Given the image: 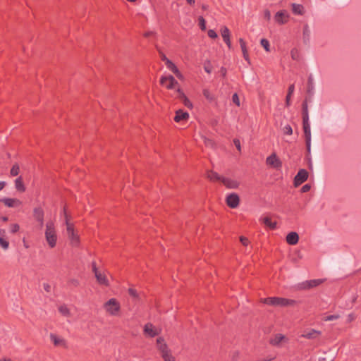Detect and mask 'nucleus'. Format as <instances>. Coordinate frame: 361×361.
I'll return each instance as SVG.
<instances>
[{
	"mask_svg": "<svg viewBox=\"0 0 361 361\" xmlns=\"http://www.w3.org/2000/svg\"><path fill=\"white\" fill-rule=\"evenodd\" d=\"M50 339L53 342L54 345L66 347V341L63 338L59 337L56 334H51Z\"/></svg>",
	"mask_w": 361,
	"mask_h": 361,
	"instance_id": "obj_21",
	"label": "nucleus"
},
{
	"mask_svg": "<svg viewBox=\"0 0 361 361\" xmlns=\"http://www.w3.org/2000/svg\"><path fill=\"white\" fill-rule=\"evenodd\" d=\"M264 17L268 20H269L270 18H271V13L269 10H265L264 11Z\"/></svg>",
	"mask_w": 361,
	"mask_h": 361,
	"instance_id": "obj_61",
	"label": "nucleus"
},
{
	"mask_svg": "<svg viewBox=\"0 0 361 361\" xmlns=\"http://www.w3.org/2000/svg\"><path fill=\"white\" fill-rule=\"evenodd\" d=\"M45 238L50 247L53 248L56 246L57 235L54 224L52 221H49L46 224Z\"/></svg>",
	"mask_w": 361,
	"mask_h": 361,
	"instance_id": "obj_3",
	"label": "nucleus"
},
{
	"mask_svg": "<svg viewBox=\"0 0 361 361\" xmlns=\"http://www.w3.org/2000/svg\"><path fill=\"white\" fill-rule=\"evenodd\" d=\"M204 97L209 102H213L216 101V97L208 89H204L202 91Z\"/></svg>",
	"mask_w": 361,
	"mask_h": 361,
	"instance_id": "obj_28",
	"label": "nucleus"
},
{
	"mask_svg": "<svg viewBox=\"0 0 361 361\" xmlns=\"http://www.w3.org/2000/svg\"><path fill=\"white\" fill-rule=\"evenodd\" d=\"M223 39H224V42L226 44V45L228 46V49H231L232 45H231L230 37H228L227 38H224Z\"/></svg>",
	"mask_w": 361,
	"mask_h": 361,
	"instance_id": "obj_56",
	"label": "nucleus"
},
{
	"mask_svg": "<svg viewBox=\"0 0 361 361\" xmlns=\"http://www.w3.org/2000/svg\"><path fill=\"white\" fill-rule=\"evenodd\" d=\"M154 34H155V32H153V31H149V32H145V33H144V36H145V37H149V36H151V35H154Z\"/></svg>",
	"mask_w": 361,
	"mask_h": 361,
	"instance_id": "obj_62",
	"label": "nucleus"
},
{
	"mask_svg": "<svg viewBox=\"0 0 361 361\" xmlns=\"http://www.w3.org/2000/svg\"><path fill=\"white\" fill-rule=\"evenodd\" d=\"M226 202L229 207L234 209L238 207L240 197L237 193L233 192L226 197Z\"/></svg>",
	"mask_w": 361,
	"mask_h": 361,
	"instance_id": "obj_7",
	"label": "nucleus"
},
{
	"mask_svg": "<svg viewBox=\"0 0 361 361\" xmlns=\"http://www.w3.org/2000/svg\"><path fill=\"white\" fill-rule=\"evenodd\" d=\"M44 211L41 207H35L33 209V216L39 222L40 227L44 226Z\"/></svg>",
	"mask_w": 361,
	"mask_h": 361,
	"instance_id": "obj_11",
	"label": "nucleus"
},
{
	"mask_svg": "<svg viewBox=\"0 0 361 361\" xmlns=\"http://www.w3.org/2000/svg\"><path fill=\"white\" fill-rule=\"evenodd\" d=\"M189 118V114L186 111H183L181 109L177 110L176 111V116L174 117V121L177 123H179L182 121H187Z\"/></svg>",
	"mask_w": 361,
	"mask_h": 361,
	"instance_id": "obj_18",
	"label": "nucleus"
},
{
	"mask_svg": "<svg viewBox=\"0 0 361 361\" xmlns=\"http://www.w3.org/2000/svg\"><path fill=\"white\" fill-rule=\"evenodd\" d=\"M94 276H95L97 281L98 282L99 284H100L102 286H106V287L109 286V280L104 274H103L102 272H99Z\"/></svg>",
	"mask_w": 361,
	"mask_h": 361,
	"instance_id": "obj_22",
	"label": "nucleus"
},
{
	"mask_svg": "<svg viewBox=\"0 0 361 361\" xmlns=\"http://www.w3.org/2000/svg\"><path fill=\"white\" fill-rule=\"evenodd\" d=\"M355 319V317L353 314H350L348 316V322H351L353 321V319Z\"/></svg>",
	"mask_w": 361,
	"mask_h": 361,
	"instance_id": "obj_64",
	"label": "nucleus"
},
{
	"mask_svg": "<svg viewBox=\"0 0 361 361\" xmlns=\"http://www.w3.org/2000/svg\"><path fill=\"white\" fill-rule=\"evenodd\" d=\"M288 339L281 334H277L273 336L269 340V343L273 346L281 347L282 343H288Z\"/></svg>",
	"mask_w": 361,
	"mask_h": 361,
	"instance_id": "obj_6",
	"label": "nucleus"
},
{
	"mask_svg": "<svg viewBox=\"0 0 361 361\" xmlns=\"http://www.w3.org/2000/svg\"><path fill=\"white\" fill-rule=\"evenodd\" d=\"M266 163L267 165L274 169H280L282 166L281 161L277 157L275 153L271 154L267 158Z\"/></svg>",
	"mask_w": 361,
	"mask_h": 361,
	"instance_id": "obj_9",
	"label": "nucleus"
},
{
	"mask_svg": "<svg viewBox=\"0 0 361 361\" xmlns=\"http://www.w3.org/2000/svg\"><path fill=\"white\" fill-rule=\"evenodd\" d=\"M0 246L4 250H7L8 248V246H9V243L4 238L0 237Z\"/></svg>",
	"mask_w": 361,
	"mask_h": 361,
	"instance_id": "obj_40",
	"label": "nucleus"
},
{
	"mask_svg": "<svg viewBox=\"0 0 361 361\" xmlns=\"http://www.w3.org/2000/svg\"><path fill=\"white\" fill-rule=\"evenodd\" d=\"M173 73L176 75V76L178 78H179V79H180V80H183V75L181 74V73L180 72V71L178 70V69H177V70H176Z\"/></svg>",
	"mask_w": 361,
	"mask_h": 361,
	"instance_id": "obj_59",
	"label": "nucleus"
},
{
	"mask_svg": "<svg viewBox=\"0 0 361 361\" xmlns=\"http://www.w3.org/2000/svg\"><path fill=\"white\" fill-rule=\"evenodd\" d=\"M261 45L267 51H269V42L267 39H262L260 41Z\"/></svg>",
	"mask_w": 361,
	"mask_h": 361,
	"instance_id": "obj_41",
	"label": "nucleus"
},
{
	"mask_svg": "<svg viewBox=\"0 0 361 361\" xmlns=\"http://www.w3.org/2000/svg\"><path fill=\"white\" fill-rule=\"evenodd\" d=\"M340 318L339 314H333V315H328L323 318V320L325 322L332 321L335 319H338Z\"/></svg>",
	"mask_w": 361,
	"mask_h": 361,
	"instance_id": "obj_42",
	"label": "nucleus"
},
{
	"mask_svg": "<svg viewBox=\"0 0 361 361\" xmlns=\"http://www.w3.org/2000/svg\"><path fill=\"white\" fill-rule=\"evenodd\" d=\"M43 288H44V290L47 292V293H49L51 292V286L47 283H45L43 284Z\"/></svg>",
	"mask_w": 361,
	"mask_h": 361,
	"instance_id": "obj_57",
	"label": "nucleus"
},
{
	"mask_svg": "<svg viewBox=\"0 0 361 361\" xmlns=\"http://www.w3.org/2000/svg\"><path fill=\"white\" fill-rule=\"evenodd\" d=\"M314 90V79L312 75L308 77L307 81V92L312 94Z\"/></svg>",
	"mask_w": 361,
	"mask_h": 361,
	"instance_id": "obj_29",
	"label": "nucleus"
},
{
	"mask_svg": "<svg viewBox=\"0 0 361 361\" xmlns=\"http://www.w3.org/2000/svg\"><path fill=\"white\" fill-rule=\"evenodd\" d=\"M20 171V167L18 164H15L10 171L11 176H16L19 173Z\"/></svg>",
	"mask_w": 361,
	"mask_h": 361,
	"instance_id": "obj_38",
	"label": "nucleus"
},
{
	"mask_svg": "<svg viewBox=\"0 0 361 361\" xmlns=\"http://www.w3.org/2000/svg\"><path fill=\"white\" fill-rule=\"evenodd\" d=\"M160 83L169 90H172L178 85V82L172 75L162 76L160 79Z\"/></svg>",
	"mask_w": 361,
	"mask_h": 361,
	"instance_id": "obj_5",
	"label": "nucleus"
},
{
	"mask_svg": "<svg viewBox=\"0 0 361 361\" xmlns=\"http://www.w3.org/2000/svg\"><path fill=\"white\" fill-rule=\"evenodd\" d=\"M311 188L310 185L305 184L301 188V192H308Z\"/></svg>",
	"mask_w": 361,
	"mask_h": 361,
	"instance_id": "obj_54",
	"label": "nucleus"
},
{
	"mask_svg": "<svg viewBox=\"0 0 361 361\" xmlns=\"http://www.w3.org/2000/svg\"><path fill=\"white\" fill-rule=\"evenodd\" d=\"M207 177L212 181H221L223 176L219 175L216 172L213 171H208Z\"/></svg>",
	"mask_w": 361,
	"mask_h": 361,
	"instance_id": "obj_26",
	"label": "nucleus"
},
{
	"mask_svg": "<svg viewBox=\"0 0 361 361\" xmlns=\"http://www.w3.org/2000/svg\"><path fill=\"white\" fill-rule=\"evenodd\" d=\"M232 101L238 106H240V99H239V97H238V95L237 93H235V94H233V96H232Z\"/></svg>",
	"mask_w": 361,
	"mask_h": 361,
	"instance_id": "obj_46",
	"label": "nucleus"
},
{
	"mask_svg": "<svg viewBox=\"0 0 361 361\" xmlns=\"http://www.w3.org/2000/svg\"><path fill=\"white\" fill-rule=\"evenodd\" d=\"M292 11L295 15H303L305 13V8L302 4L293 3L291 4Z\"/></svg>",
	"mask_w": 361,
	"mask_h": 361,
	"instance_id": "obj_23",
	"label": "nucleus"
},
{
	"mask_svg": "<svg viewBox=\"0 0 361 361\" xmlns=\"http://www.w3.org/2000/svg\"><path fill=\"white\" fill-rule=\"evenodd\" d=\"M290 97H291V95H289L288 94H287V95H286V105H287V106H289V105H290Z\"/></svg>",
	"mask_w": 361,
	"mask_h": 361,
	"instance_id": "obj_63",
	"label": "nucleus"
},
{
	"mask_svg": "<svg viewBox=\"0 0 361 361\" xmlns=\"http://www.w3.org/2000/svg\"><path fill=\"white\" fill-rule=\"evenodd\" d=\"M239 43L240 45V48H241L244 59L250 63V59H249V56H248V52H247V49L246 47L245 42L244 41V39L243 38H240Z\"/></svg>",
	"mask_w": 361,
	"mask_h": 361,
	"instance_id": "obj_25",
	"label": "nucleus"
},
{
	"mask_svg": "<svg viewBox=\"0 0 361 361\" xmlns=\"http://www.w3.org/2000/svg\"><path fill=\"white\" fill-rule=\"evenodd\" d=\"M68 283L76 287L79 286V281L76 279H71L68 281Z\"/></svg>",
	"mask_w": 361,
	"mask_h": 361,
	"instance_id": "obj_50",
	"label": "nucleus"
},
{
	"mask_svg": "<svg viewBox=\"0 0 361 361\" xmlns=\"http://www.w3.org/2000/svg\"><path fill=\"white\" fill-rule=\"evenodd\" d=\"M128 293L130 295V296H132V297H133L135 298H137L138 297V294H137L136 290H135L133 288H129L128 289Z\"/></svg>",
	"mask_w": 361,
	"mask_h": 361,
	"instance_id": "obj_51",
	"label": "nucleus"
},
{
	"mask_svg": "<svg viewBox=\"0 0 361 361\" xmlns=\"http://www.w3.org/2000/svg\"><path fill=\"white\" fill-rule=\"evenodd\" d=\"M305 143H306L307 151L308 154H310V152H311V140L305 141Z\"/></svg>",
	"mask_w": 361,
	"mask_h": 361,
	"instance_id": "obj_58",
	"label": "nucleus"
},
{
	"mask_svg": "<svg viewBox=\"0 0 361 361\" xmlns=\"http://www.w3.org/2000/svg\"><path fill=\"white\" fill-rule=\"evenodd\" d=\"M302 121H309V113L307 102L302 103Z\"/></svg>",
	"mask_w": 361,
	"mask_h": 361,
	"instance_id": "obj_31",
	"label": "nucleus"
},
{
	"mask_svg": "<svg viewBox=\"0 0 361 361\" xmlns=\"http://www.w3.org/2000/svg\"><path fill=\"white\" fill-rule=\"evenodd\" d=\"M106 312L111 316L118 315L121 305L115 298H111L104 304Z\"/></svg>",
	"mask_w": 361,
	"mask_h": 361,
	"instance_id": "obj_4",
	"label": "nucleus"
},
{
	"mask_svg": "<svg viewBox=\"0 0 361 361\" xmlns=\"http://www.w3.org/2000/svg\"><path fill=\"white\" fill-rule=\"evenodd\" d=\"M303 40L305 42H307L309 41L310 35V30L309 28V26L307 24L304 25L303 27Z\"/></svg>",
	"mask_w": 361,
	"mask_h": 361,
	"instance_id": "obj_32",
	"label": "nucleus"
},
{
	"mask_svg": "<svg viewBox=\"0 0 361 361\" xmlns=\"http://www.w3.org/2000/svg\"><path fill=\"white\" fill-rule=\"evenodd\" d=\"M15 188L18 192H23L25 191V186L21 176H19L15 180Z\"/></svg>",
	"mask_w": 361,
	"mask_h": 361,
	"instance_id": "obj_24",
	"label": "nucleus"
},
{
	"mask_svg": "<svg viewBox=\"0 0 361 361\" xmlns=\"http://www.w3.org/2000/svg\"><path fill=\"white\" fill-rule=\"evenodd\" d=\"M20 229V226L18 224H13L11 225V232L12 233H17Z\"/></svg>",
	"mask_w": 361,
	"mask_h": 361,
	"instance_id": "obj_47",
	"label": "nucleus"
},
{
	"mask_svg": "<svg viewBox=\"0 0 361 361\" xmlns=\"http://www.w3.org/2000/svg\"><path fill=\"white\" fill-rule=\"evenodd\" d=\"M59 312L63 314V316H69L70 315V310L66 305H61L59 307Z\"/></svg>",
	"mask_w": 361,
	"mask_h": 361,
	"instance_id": "obj_37",
	"label": "nucleus"
},
{
	"mask_svg": "<svg viewBox=\"0 0 361 361\" xmlns=\"http://www.w3.org/2000/svg\"><path fill=\"white\" fill-rule=\"evenodd\" d=\"M164 361H176L175 357L171 354V350L161 355Z\"/></svg>",
	"mask_w": 361,
	"mask_h": 361,
	"instance_id": "obj_33",
	"label": "nucleus"
},
{
	"mask_svg": "<svg viewBox=\"0 0 361 361\" xmlns=\"http://www.w3.org/2000/svg\"><path fill=\"white\" fill-rule=\"evenodd\" d=\"M204 69L207 73H211L212 72V65L209 61H207L204 64Z\"/></svg>",
	"mask_w": 361,
	"mask_h": 361,
	"instance_id": "obj_44",
	"label": "nucleus"
},
{
	"mask_svg": "<svg viewBox=\"0 0 361 361\" xmlns=\"http://www.w3.org/2000/svg\"><path fill=\"white\" fill-rule=\"evenodd\" d=\"M294 90H295V86H294V85H293H293H290L289 86V87H288V94L289 95H292V94H293V92H294Z\"/></svg>",
	"mask_w": 361,
	"mask_h": 361,
	"instance_id": "obj_60",
	"label": "nucleus"
},
{
	"mask_svg": "<svg viewBox=\"0 0 361 361\" xmlns=\"http://www.w3.org/2000/svg\"><path fill=\"white\" fill-rule=\"evenodd\" d=\"M302 128L305 141L312 140L311 127L309 121H302Z\"/></svg>",
	"mask_w": 361,
	"mask_h": 361,
	"instance_id": "obj_16",
	"label": "nucleus"
},
{
	"mask_svg": "<svg viewBox=\"0 0 361 361\" xmlns=\"http://www.w3.org/2000/svg\"><path fill=\"white\" fill-rule=\"evenodd\" d=\"M199 20V25L202 30H206V21L204 18L202 16H200L198 18Z\"/></svg>",
	"mask_w": 361,
	"mask_h": 361,
	"instance_id": "obj_43",
	"label": "nucleus"
},
{
	"mask_svg": "<svg viewBox=\"0 0 361 361\" xmlns=\"http://www.w3.org/2000/svg\"><path fill=\"white\" fill-rule=\"evenodd\" d=\"M289 16L286 11H278L274 16L275 21L279 25H283L288 22Z\"/></svg>",
	"mask_w": 361,
	"mask_h": 361,
	"instance_id": "obj_10",
	"label": "nucleus"
},
{
	"mask_svg": "<svg viewBox=\"0 0 361 361\" xmlns=\"http://www.w3.org/2000/svg\"><path fill=\"white\" fill-rule=\"evenodd\" d=\"M208 36L212 39H215L218 37L216 32L214 30H209Z\"/></svg>",
	"mask_w": 361,
	"mask_h": 361,
	"instance_id": "obj_49",
	"label": "nucleus"
},
{
	"mask_svg": "<svg viewBox=\"0 0 361 361\" xmlns=\"http://www.w3.org/2000/svg\"><path fill=\"white\" fill-rule=\"evenodd\" d=\"M308 178V172L305 169H300L294 178V185L298 187Z\"/></svg>",
	"mask_w": 361,
	"mask_h": 361,
	"instance_id": "obj_8",
	"label": "nucleus"
},
{
	"mask_svg": "<svg viewBox=\"0 0 361 361\" xmlns=\"http://www.w3.org/2000/svg\"><path fill=\"white\" fill-rule=\"evenodd\" d=\"M262 302L264 304H267L271 306L279 307L291 306L296 303L295 300L279 297L267 298L262 299Z\"/></svg>",
	"mask_w": 361,
	"mask_h": 361,
	"instance_id": "obj_2",
	"label": "nucleus"
},
{
	"mask_svg": "<svg viewBox=\"0 0 361 361\" xmlns=\"http://www.w3.org/2000/svg\"><path fill=\"white\" fill-rule=\"evenodd\" d=\"M240 241L245 246H247L248 245V243H249V240L247 238L244 237V236L240 237Z\"/></svg>",
	"mask_w": 361,
	"mask_h": 361,
	"instance_id": "obj_53",
	"label": "nucleus"
},
{
	"mask_svg": "<svg viewBox=\"0 0 361 361\" xmlns=\"http://www.w3.org/2000/svg\"><path fill=\"white\" fill-rule=\"evenodd\" d=\"M286 240L288 244L294 245L298 243L299 235L296 232L293 231L286 235Z\"/></svg>",
	"mask_w": 361,
	"mask_h": 361,
	"instance_id": "obj_19",
	"label": "nucleus"
},
{
	"mask_svg": "<svg viewBox=\"0 0 361 361\" xmlns=\"http://www.w3.org/2000/svg\"><path fill=\"white\" fill-rule=\"evenodd\" d=\"M201 138L203 140L205 146H207L208 147H211V148L215 147V143L212 140L207 137L206 136H204L203 135H201Z\"/></svg>",
	"mask_w": 361,
	"mask_h": 361,
	"instance_id": "obj_30",
	"label": "nucleus"
},
{
	"mask_svg": "<svg viewBox=\"0 0 361 361\" xmlns=\"http://www.w3.org/2000/svg\"><path fill=\"white\" fill-rule=\"evenodd\" d=\"M144 333L148 336L153 338L159 334V331L154 328L152 324L147 323L144 326Z\"/></svg>",
	"mask_w": 361,
	"mask_h": 361,
	"instance_id": "obj_13",
	"label": "nucleus"
},
{
	"mask_svg": "<svg viewBox=\"0 0 361 361\" xmlns=\"http://www.w3.org/2000/svg\"><path fill=\"white\" fill-rule=\"evenodd\" d=\"M8 207H16L21 205L22 202L16 198L5 197L0 200Z\"/></svg>",
	"mask_w": 361,
	"mask_h": 361,
	"instance_id": "obj_14",
	"label": "nucleus"
},
{
	"mask_svg": "<svg viewBox=\"0 0 361 361\" xmlns=\"http://www.w3.org/2000/svg\"><path fill=\"white\" fill-rule=\"evenodd\" d=\"M262 223L271 229H275L276 228V222L271 221V219L268 216H265L261 219Z\"/></svg>",
	"mask_w": 361,
	"mask_h": 361,
	"instance_id": "obj_27",
	"label": "nucleus"
},
{
	"mask_svg": "<svg viewBox=\"0 0 361 361\" xmlns=\"http://www.w3.org/2000/svg\"><path fill=\"white\" fill-rule=\"evenodd\" d=\"M177 93L178 94V97L182 101V99H183L185 97H186L185 94H184V92L180 89V88H178L177 89Z\"/></svg>",
	"mask_w": 361,
	"mask_h": 361,
	"instance_id": "obj_52",
	"label": "nucleus"
},
{
	"mask_svg": "<svg viewBox=\"0 0 361 361\" xmlns=\"http://www.w3.org/2000/svg\"><path fill=\"white\" fill-rule=\"evenodd\" d=\"M165 65H166V68L173 73H174L178 69L176 66L171 60H168L165 63Z\"/></svg>",
	"mask_w": 361,
	"mask_h": 361,
	"instance_id": "obj_35",
	"label": "nucleus"
},
{
	"mask_svg": "<svg viewBox=\"0 0 361 361\" xmlns=\"http://www.w3.org/2000/svg\"><path fill=\"white\" fill-rule=\"evenodd\" d=\"M290 56L293 60H300V52L296 48H294L290 51Z\"/></svg>",
	"mask_w": 361,
	"mask_h": 361,
	"instance_id": "obj_34",
	"label": "nucleus"
},
{
	"mask_svg": "<svg viewBox=\"0 0 361 361\" xmlns=\"http://www.w3.org/2000/svg\"><path fill=\"white\" fill-rule=\"evenodd\" d=\"M233 143L235 145V146L236 147V148L238 149V150L239 152H240L241 150V147H240V142L238 139H234L233 140Z\"/></svg>",
	"mask_w": 361,
	"mask_h": 361,
	"instance_id": "obj_55",
	"label": "nucleus"
},
{
	"mask_svg": "<svg viewBox=\"0 0 361 361\" xmlns=\"http://www.w3.org/2000/svg\"><path fill=\"white\" fill-rule=\"evenodd\" d=\"M321 334L322 332L320 331L310 329L302 334L301 336L307 339H316L321 335Z\"/></svg>",
	"mask_w": 361,
	"mask_h": 361,
	"instance_id": "obj_17",
	"label": "nucleus"
},
{
	"mask_svg": "<svg viewBox=\"0 0 361 361\" xmlns=\"http://www.w3.org/2000/svg\"><path fill=\"white\" fill-rule=\"evenodd\" d=\"M157 49L159 53V55H160V57H161V59L164 61V63H166L168 60H169L166 56V55L160 50V49L157 47Z\"/></svg>",
	"mask_w": 361,
	"mask_h": 361,
	"instance_id": "obj_48",
	"label": "nucleus"
},
{
	"mask_svg": "<svg viewBox=\"0 0 361 361\" xmlns=\"http://www.w3.org/2000/svg\"><path fill=\"white\" fill-rule=\"evenodd\" d=\"M281 130L284 135H290L293 134L292 127L289 124L285 125Z\"/></svg>",
	"mask_w": 361,
	"mask_h": 361,
	"instance_id": "obj_36",
	"label": "nucleus"
},
{
	"mask_svg": "<svg viewBox=\"0 0 361 361\" xmlns=\"http://www.w3.org/2000/svg\"><path fill=\"white\" fill-rule=\"evenodd\" d=\"M182 102H183V104L186 107H188L189 109H192V106H193L192 104V102L189 100V99L187 97H185L183 99H182Z\"/></svg>",
	"mask_w": 361,
	"mask_h": 361,
	"instance_id": "obj_45",
	"label": "nucleus"
},
{
	"mask_svg": "<svg viewBox=\"0 0 361 361\" xmlns=\"http://www.w3.org/2000/svg\"><path fill=\"white\" fill-rule=\"evenodd\" d=\"M63 213L65 217V224L66 226V233L70 243L73 247H78L80 244V238L78 233L75 232L73 224L69 221L68 216L66 213V208H63Z\"/></svg>",
	"mask_w": 361,
	"mask_h": 361,
	"instance_id": "obj_1",
	"label": "nucleus"
},
{
	"mask_svg": "<svg viewBox=\"0 0 361 361\" xmlns=\"http://www.w3.org/2000/svg\"><path fill=\"white\" fill-rule=\"evenodd\" d=\"M322 282L320 279H313L303 282L301 286L303 289H310L319 286Z\"/></svg>",
	"mask_w": 361,
	"mask_h": 361,
	"instance_id": "obj_20",
	"label": "nucleus"
},
{
	"mask_svg": "<svg viewBox=\"0 0 361 361\" xmlns=\"http://www.w3.org/2000/svg\"><path fill=\"white\" fill-rule=\"evenodd\" d=\"M157 348L159 350L161 355L169 352L171 350L169 348L164 338L159 337L157 339Z\"/></svg>",
	"mask_w": 361,
	"mask_h": 361,
	"instance_id": "obj_12",
	"label": "nucleus"
},
{
	"mask_svg": "<svg viewBox=\"0 0 361 361\" xmlns=\"http://www.w3.org/2000/svg\"><path fill=\"white\" fill-rule=\"evenodd\" d=\"M221 36H222L223 39L230 37V31H229L228 28L226 26H223L221 27Z\"/></svg>",
	"mask_w": 361,
	"mask_h": 361,
	"instance_id": "obj_39",
	"label": "nucleus"
},
{
	"mask_svg": "<svg viewBox=\"0 0 361 361\" xmlns=\"http://www.w3.org/2000/svg\"><path fill=\"white\" fill-rule=\"evenodd\" d=\"M227 188L235 189L239 186V183L233 179L223 177L221 181Z\"/></svg>",
	"mask_w": 361,
	"mask_h": 361,
	"instance_id": "obj_15",
	"label": "nucleus"
}]
</instances>
